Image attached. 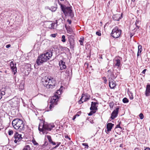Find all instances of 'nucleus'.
<instances>
[{
	"mask_svg": "<svg viewBox=\"0 0 150 150\" xmlns=\"http://www.w3.org/2000/svg\"><path fill=\"white\" fill-rule=\"evenodd\" d=\"M52 55V52L49 51L39 56L36 60V63L38 65L41 64L50 59Z\"/></svg>",
	"mask_w": 150,
	"mask_h": 150,
	"instance_id": "obj_1",
	"label": "nucleus"
},
{
	"mask_svg": "<svg viewBox=\"0 0 150 150\" xmlns=\"http://www.w3.org/2000/svg\"><path fill=\"white\" fill-rule=\"evenodd\" d=\"M12 124L13 127L16 130L22 132L24 130V125L23 121L18 118L13 120L12 122Z\"/></svg>",
	"mask_w": 150,
	"mask_h": 150,
	"instance_id": "obj_2",
	"label": "nucleus"
},
{
	"mask_svg": "<svg viewBox=\"0 0 150 150\" xmlns=\"http://www.w3.org/2000/svg\"><path fill=\"white\" fill-rule=\"evenodd\" d=\"M58 3L60 6L62 11L65 15L67 14L71 17H74V15L71 9V7H66L64 5L62 4L59 1Z\"/></svg>",
	"mask_w": 150,
	"mask_h": 150,
	"instance_id": "obj_3",
	"label": "nucleus"
},
{
	"mask_svg": "<svg viewBox=\"0 0 150 150\" xmlns=\"http://www.w3.org/2000/svg\"><path fill=\"white\" fill-rule=\"evenodd\" d=\"M54 127V125L53 124H44L42 126L39 125L38 129L40 131L42 132L43 134H45L47 133L45 132V130L50 131Z\"/></svg>",
	"mask_w": 150,
	"mask_h": 150,
	"instance_id": "obj_4",
	"label": "nucleus"
},
{
	"mask_svg": "<svg viewBox=\"0 0 150 150\" xmlns=\"http://www.w3.org/2000/svg\"><path fill=\"white\" fill-rule=\"evenodd\" d=\"M121 31V30L119 29L118 27L116 26L112 30L111 35L113 38H117L120 35Z\"/></svg>",
	"mask_w": 150,
	"mask_h": 150,
	"instance_id": "obj_5",
	"label": "nucleus"
},
{
	"mask_svg": "<svg viewBox=\"0 0 150 150\" xmlns=\"http://www.w3.org/2000/svg\"><path fill=\"white\" fill-rule=\"evenodd\" d=\"M59 97L57 95H55L52 97L50 101L51 104L50 106V110L53 108L54 105L57 104V102L58 100Z\"/></svg>",
	"mask_w": 150,
	"mask_h": 150,
	"instance_id": "obj_6",
	"label": "nucleus"
},
{
	"mask_svg": "<svg viewBox=\"0 0 150 150\" xmlns=\"http://www.w3.org/2000/svg\"><path fill=\"white\" fill-rule=\"evenodd\" d=\"M122 58L120 57H115L113 59V66L115 67L118 68L121 66V60Z\"/></svg>",
	"mask_w": 150,
	"mask_h": 150,
	"instance_id": "obj_7",
	"label": "nucleus"
},
{
	"mask_svg": "<svg viewBox=\"0 0 150 150\" xmlns=\"http://www.w3.org/2000/svg\"><path fill=\"white\" fill-rule=\"evenodd\" d=\"M44 26L47 28L53 29L55 25L54 23H52L50 21H46L44 23Z\"/></svg>",
	"mask_w": 150,
	"mask_h": 150,
	"instance_id": "obj_8",
	"label": "nucleus"
},
{
	"mask_svg": "<svg viewBox=\"0 0 150 150\" xmlns=\"http://www.w3.org/2000/svg\"><path fill=\"white\" fill-rule=\"evenodd\" d=\"M90 96L86 95L85 94H82L80 99L79 101V103L80 104L83 103L84 102H86L90 99Z\"/></svg>",
	"mask_w": 150,
	"mask_h": 150,
	"instance_id": "obj_9",
	"label": "nucleus"
},
{
	"mask_svg": "<svg viewBox=\"0 0 150 150\" xmlns=\"http://www.w3.org/2000/svg\"><path fill=\"white\" fill-rule=\"evenodd\" d=\"M15 140L14 142L15 143L19 144V143L21 140L22 138L21 135L19 134L18 133H16L14 135Z\"/></svg>",
	"mask_w": 150,
	"mask_h": 150,
	"instance_id": "obj_10",
	"label": "nucleus"
},
{
	"mask_svg": "<svg viewBox=\"0 0 150 150\" xmlns=\"http://www.w3.org/2000/svg\"><path fill=\"white\" fill-rule=\"evenodd\" d=\"M49 79H50V80L48 81V85L47 86V88H52L55 86L54 80L52 78L51 79V77H50Z\"/></svg>",
	"mask_w": 150,
	"mask_h": 150,
	"instance_id": "obj_11",
	"label": "nucleus"
},
{
	"mask_svg": "<svg viewBox=\"0 0 150 150\" xmlns=\"http://www.w3.org/2000/svg\"><path fill=\"white\" fill-rule=\"evenodd\" d=\"M10 66L11 69L12 71L13 72V74L15 75L17 72V68L16 67V64L14 63L13 61L11 62L10 63Z\"/></svg>",
	"mask_w": 150,
	"mask_h": 150,
	"instance_id": "obj_12",
	"label": "nucleus"
},
{
	"mask_svg": "<svg viewBox=\"0 0 150 150\" xmlns=\"http://www.w3.org/2000/svg\"><path fill=\"white\" fill-rule=\"evenodd\" d=\"M50 79L47 76H45L42 79V83L43 85L47 88L48 85V81H50Z\"/></svg>",
	"mask_w": 150,
	"mask_h": 150,
	"instance_id": "obj_13",
	"label": "nucleus"
},
{
	"mask_svg": "<svg viewBox=\"0 0 150 150\" xmlns=\"http://www.w3.org/2000/svg\"><path fill=\"white\" fill-rule=\"evenodd\" d=\"M119 108H117L115 110L112 112L111 115V118L112 119H114L116 117L118 113Z\"/></svg>",
	"mask_w": 150,
	"mask_h": 150,
	"instance_id": "obj_14",
	"label": "nucleus"
},
{
	"mask_svg": "<svg viewBox=\"0 0 150 150\" xmlns=\"http://www.w3.org/2000/svg\"><path fill=\"white\" fill-rule=\"evenodd\" d=\"M116 85L115 81L112 78L109 79V86L111 88H113Z\"/></svg>",
	"mask_w": 150,
	"mask_h": 150,
	"instance_id": "obj_15",
	"label": "nucleus"
},
{
	"mask_svg": "<svg viewBox=\"0 0 150 150\" xmlns=\"http://www.w3.org/2000/svg\"><path fill=\"white\" fill-rule=\"evenodd\" d=\"M98 104L97 103L93 102H91V106L90 107V109L91 110L96 111L97 110V107L96 106V105Z\"/></svg>",
	"mask_w": 150,
	"mask_h": 150,
	"instance_id": "obj_16",
	"label": "nucleus"
},
{
	"mask_svg": "<svg viewBox=\"0 0 150 150\" xmlns=\"http://www.w3.org/2000/svg\"><path fill=\"white\" fill-rule=\"evenodd\" d=\"M145 94L146 96H150V84L147 85Z\"/></svg>",
	"mask_w": 150,
	"mask_h": 150,
	"instance_id": "obj_17",
	"label": "nucleus"
},
{
	"mask_svg": "<svg viewBox=\"0 0 150 150\" xmlns=\"http://www.w3.org/2000/svg\"><path fill=\"white\" fill-rule=\"evenodd\" d=\"M121 15L120 14H116L113 16L112 18L115 21H119L121 18Z\"/></svg>",
	"mask_w": 150,
	"mask_h": 150,
	"instance_id": "obj_18",
	"label": "nucleus"
},
{
	"mask_svg": "<svg viewBox=\"0 0 150 150\" xmlns=\"http://www.w3.org/2000/svg\"><path fill=\"white\" fill-rule=\"evenodd\" d=\"M59 64L61 70L65 69L66 67V66L65 64V62H63V61L62 60L59 62Z\"/></svg>",
	"mask_w": 150,
	"mask_h": 150,
	"instance_id": "obj_19",
	"label": "nucleus"
},
{
	"mask_svg": "<svg viewBox=\"0 0 150 150\" xmlns=\"http://www.w3.org/2000/svg\"><path fill=\"white\" fill-rule=\"evenodd\" d=\"M114 125L112 124V123H108L106 126L107 128V131L108 132H109L110 131Z\"/></svg>",
	"mask_w": 150,
	"mask_h": 150,
	"instance_id": "obj_20",
	"label": "nucleus"
},
{
	"mask_svg": "<svg viewBox=\"0 0 150 150\" xmlns=\"http://www.w3.org/2000/svg\"><path fill=\"white\" fill-rule=\"evenodd\" d=\"M142 50V46L140 45H139L138 46V52L137 54V56H138L141 54Z\"/></svg>",
	"mask_w": 150,
	"mask_h": 150,
	"instance_id": "obj_21",
	"label": "nucleus"
},
{
	"mask_svg": "<svg viewBox=\"0 0 150 150\" xmlns=\"http://www.w3.org/2000/svg\"><path fill=\"white\" fill-rule=\"evenodd\" d=\"M69 43L70 45L71 46L73 47L74 45V40L73 39H72L69 40Z\"/></svg>",
	"mask_w": 150,
	"mask_h": 150,
	"instance_id": "obj_22",
	"label": "nucleus"
},
{
	"mask_svg": "<svg viewBox=\"0 0 150 150\" xmlns=\"http://www.w3.org/2000/svg\"><path fill=\"white\" fill-rule=\"evenodd\" d=\"M57 8V7L52 6L50 8V10L52 12H54L56 10Z\"/></svg>",
	"mask_w": 150,
	"mask_h": 150,
	"instance_id": "obj_23",
	"label": "nucleus"
},
{
	"mask_svg": "<svg viewBox=\"0 0 150 150\" xmlns=\"http://www.w3.org/2000/svg\"><path fill=\"white\" fill-rule=\"evenodd\" d=\"M23 150H30V147L29 145L25 146Z\"/></svg>",
	"mask_w": 150,
	"mask_h": 150,
	"instance_id": "obj_24",
	"label": "nucleus"
},
{
	"mask_svg": "<svg viewBox=\"0 0 150 150\" xmlns=\"http://www.w3.org/2000/svg\"><path fill=\"white\" fill-rule=\"evenodd\" d=\"M84 39L83 37L80 38V40H79V42H80V44L81 45H83V42Z\"/></svg>",
	"mask_w": 150,
	"mask_h": 150,
	"instance_id": "obj_25",
	"label": "nucleus"
},
{
	"mask_svg": "<svg viewBox=\"0 0 150 150\" xmlns=\"http://www.w3.org/2000/svg\"><path fill=\"white\" fill-rule=\"evenodd\" d=\"M62 92V90L59 89V90H58L57 92L56 93V94H55L57 95H60Z\"/></svg>",
	"mask_w": 150,
	"mask_h": 150,
	"instance_id": "obj_26",
	"label": "nucleus"
},
{
	"mask_svg": "<svg viewBox=\"0 0 150 150\" xmlns=\"http://www.w3.org/2000/svg\"><path fill=\"white\" fill-rule=\"evenodd\" d=\"M5 94V92L4 91V89H1L0 91V95H4Z\"/></svg>",
	"mask_w": 150,
	"mask_h": 150,
	"instance_id": "obj_27",
	"label": "nucleus"
},
{
	"mask_svg": "<svg viewBox=\"0 0 150 150\" xmlns=\"http://www.w3.org/2000/svg\"><path fill=\"white\" fill-rule=\"evenodd\" d=\"M46 136L47 138L48 139L49 142L50 143L52 141V139H51V136L49 135H47Z\"/></svg>",
	"mask_w": 150,
	"mask_h": 150,
	"instance_id": "obj_28",
	"label": "nucleus"
},
{
	"mask_svg": "<svg viewBox=\"0 0 150 150\" xmlns=\"http://www.w3.org/2000/svg\"><path fill=\"white\" fill-rule=\"evenodd\" d=\"M122 101L124 103H126L128 102L129 100L127 98H125L123 99Z\"/></svg>",
	"mask_w": 150,
	"mask_h": 150,
	"instance_id": "obj_29",
	"label": "nucleus"
},
{
	"mask_svg": "<svg viewBox=\"0 0 150 150\" xmlns=\"http://www.w3.org/2000/svg\"><path fill=\"white\" fill-rule=\"evenodd\" d=\"M61 41L62 42H66L65 36L64 35H63L62 36Z\"/></svg>",
	"mask_w": 150,
	"mask_h": 150,
	"instance_id": "obj_30",
	"label": "nucleus"
},
{
	"mask_svg": "<svg viewBox=\"0 0 150 150\" xmlns=\"http://www.w3.org/2000/svg\"><path fill=\"white\" fill-rule=\"evenodd\" d=\"M96 112V111L91 110V112L88 113V115L89 116L91 115L93 113H95Z\"/></svg>",
	"mask_w": 150,
	"mask_h": 150,
	"instance_id": "obj_31",
	"label": "nucleus"
},
{
	"mask_svg": "<svg viewBox=\"0 0 150 150\" xmlns=\"http://www.w3.org/2000/svg\"><path fill=\"white\" fill-rule=\"evenodd\" d=\"M8 133L9 135H11L13 134V131L12 130H9L8 131Z\"/></svg>",
	"mask_w": 150,
	"mask_h": 150,
	"instance_id": "obj_32",
	"label": "nucleus"
},
{
	"mask_svg": "<svg viewBox=\"0 0 150 150\" xmlns=\"http://www.w3.org/2000/svg\"><path fill=\"white\" fill-rule=\"evenodd\" d=\"M82 144L84 146H86V147H85L86 148V149L88 148L89 146H88V144L87 143H83Z\"/></svg>",
	"mask_w": 150,
	"mask_h": 150,
	"instance_id": "obj_33",
	"label": "nucleus"
},
{
	"mask_svg": "<svg viewBox=\"0 0 150 150\" xmlns=\"http://www.w3.org/2000/svg\"><path fill=\"white\" fill-rule=\"evenodd\" d=\"M139 117L141 119H142L144 118V115L142 113H141L139 115Z\"/></svg>",
	"mask_w": 150,
	"mask_h": 150,
	"instance_id": "obj_34",
	"label": "nucleus"
},
{
	"mask_svg": "<svg viewBox=\"0 0 150 150\" xmlns=\"http://www.w3.org/2000/svg\"><path fill=\"white\" fill-rule=\"evenodd\" d=\"M24 86H23V85L22 84H21L19 86V89H20L21 88V89L22 90H23V89H24Z\"/></svg>",
	"mask_w": 150,
	"mask_h": 150,
	"instance_id": "obj_35",
	"label": "nucleus"
},
{
	"mask_svg": "<svg viewBox=\"0 0 150 150\" xmlns=\"http://www.w3.org/2000/svg\"><path fill=\"white\" fill-rule=\"evenodd\" d=\"M96 34L98 36H100L101 35V33L100 31H98L96 32Z\"/></svg>",
	"mask_w": 150,
	"mask_h": 150,
	"instance_id": "obj_36",
	"label": "nucleus"
},
{
	"mask_svg": "<svg viewBox=\"0 0 150 150\" xmlns=\"http://www.w3.org/2000/svg\"><path fill=\"white\" fill-rule=\"evenodd\" d=\"M57 144L54 147V148H57L61 144V143L60 142H57Z\"/></svg>",
	"mask_w": 150,
	"mask_h": 150,
	"instance_id": "obj_37",
	"label": "nucleus"
},
{
	"mask_svg": "<svg viewBox=\"0 0 150 150\" xmlns=\"http://www.w3.org/2000/svg\"><path fill=\"white\" fill-rule=\"evenodd\" d=\"M32 142L34 145H38V143L35 140H33Z\"/></svg>",
	"mask_w": 150,
	"mask_h": 150,
	"instance_id": "obj_38",
	"label": "nucleus"
},
{
	"mask_svg": "<svg viewBox=\"0 0 150 150\" xmlns=\"http://www.w3.org/2000/svg\"><path fill=\"white\" fill-rule=\"evenodd\" d=\"M103 79L104 81V83H106L107 81V80L106 79V78L105 77H103Z\"/></svg>",
	"mask_w": 150,
	"mask_h": 150,
	"instance_id": "obj_39",
	"label": "nucleus"
},
{
	"mask_svg": "<svg viewBox=\"0 0 150 150\" xmlns=\"http://www.w3.org/2000/svg\"><path fill=\"white\" fill-rule=\"evenodd\" d=\"M109 105L110 108H112L113 106V104L112 103H109Z\"/></svg>",
	"mask_w": 150,
	"mask_h": 150,
	"instance_id": "obj_40",
	"label": "nucleus"
},
{
	"mask_svg": "<svg viewBox=\"0 0 150 150\" xmlns=\"http://www.w3.org/2000/svg\"><path fill=\"white\" fill-rule=\"evenodd\" d=\"M65 137L66 138H67L69 140H71V138L69 137V136L68 135H66L65 136Z\"/></svg>",
	"mask_w": 150,
	"mask_h": 150,
	"instance_id": "obj_41",
	"label": "nucleus"
},
{
	"mask_svg": "<svg viewBox=\"0 0 150 150\" xmlns=\"http://www.w3.org/2000/svg\"><path fill=\"white\" fill-rule=\"evenodd\" d=\"M51 36L53 38H55L56 36V35L55 34H52L51 35Z\"/></svg>",
	"mask_w": 150,
	"mask_h": 150,
	"instance_id": "obj_42",
	"label": "nucleus"
},
{
	"mask_svg": "<svg viewBox=\"0 0 150 150\" xmlns=\"http://www.w3.org/2000/svg\"><path fill=\"white\" fill-rule=\"evenodd\" d=\"M67 21L68 22L69 24H70L71 23V21L70 20H67Z\"/></svg>",
	"mask_w": 150,
	"mask_h": 150,
	"instance_id": "obj_43",
	"label": "nucleus"
},
{
	"mask_svg": "<svg viewBox=\"0 0 150 150\" xmlns=\"http://www.w3.org/2000/svg\"><path fill=\"white\" fill-rule=\"evenodd\" d=\"M80 113V112H78L76 114L75 116H76V117H78L79 115V114Z\"/></svg>",
	"mask_w": 150,
	"mask_h": 150,
	"instance_id": "obj_44",
	"label": "nucleus"
},
{
	"mask_svg": "<svg viewBox=\"0 0 150 150\" xmlns=\"http://www.w3.org/2000/svg\"><path fill=\"white\" fill-rule=\"evenodd\" d=\"M116 128H120L121 129H122V128L120 127V125H117L116 126Z\"/></svg>",
	"mask_w": 150,
	"mask_h": 150,
	"instance_id": "obj_45",
	"label": "nucleus"
},
{
	"mask_svg": "<svg viewBox=\"0 0 150 150\" xmlns=\"http://www.w3.org/2000/svg\"><path fill=\"white\" fill-rule=\"evenodd\" d=\"M50 143L52 144L53 145H55L56 144V143L55 142H53L52 141Z\"/></svg>",
	"mask_w": 150,
	"mask_h": 150,
	"instance_id": "obj_46",
	"label": "nucleus"
},
{
	"mask_svg": "<svg viewBox=\"0 0 150 150\" xmlns=\"http://www.w3.org/2000/svg\"><path fill=\"white\" fill-rule=\"evenodd\" d=\"M146 69H144L142 71V73L143 74H144L145 73V72L146 71Z\"/></svg>",
	"mask_w": 150,
	"mask_h": 150,
	"instance_id": "obj_47",
	"label": "nucleus"
},
{
	"mask_svg": "<svg viewBox=\"0 0 150 150\" xmlns=\"http://www.w3.org/2000/svg\"><path fill=\"white\" fill-rule=\"evenodd\" d=\"M91 124H93L94 123V122L92 120H91V119L89 120Z\"/></svg>",
	"mask_w": 150,
	"mask_h": 150,
	"instance_id": "obj_48",
	"label": "nucleus"
},
{
	"mask_svg": "<svg viewBox=\"0 0 150 150\" xmlns=\"http://www.w3.org/2000/svg\"><path fill=\"white\" fill-rule=\"evenodd\" d=\"M10 46H11L10 45L8 44V45H7L6 46V47L7 48H8Z\"/></svg>",
	"mask_w": 150,
	"mask_h": 150,
	"instance_id": "obj_49",
	"label": "nucleus"
},
{
	"mask_svg": "<svg viewBox=\"0 0 150 150\" xmlns=\"http://www.w3.org/2000/svg\"><path fill=\"white\" fill-rule=\"evenodd\" d=\"M45 8L46 9H49L50 10V8L49 6H46Z\"/></svg>",
	"mask_w": 150,
	"mask_h": 150,
	"instance_id": "obj_50",
	"label": "nucleus"
},
{
	"mask_svg": "<svg viewBox=\"0 0 150 150\" xmlns=\"http://www.w3.org/2000/svg\"><path fill=\"white\" fill-rule=\"evenodd\" d=\"M76 116H75V115H74L73 117V119H72V120H74L75 118H76Z\"/></svg>",
	"mask_w": 150,
	"mask_h": 150,
	"instance_id": "obj_51",
	"label": "nucleus"
},
{
	"mask_svg": "<svg viewBox=\"0 0 150 150\" xmlns=\"http://www.w3.org/2000/svg\"><path fill=\"white\" fill-rule=\"evenodd\" d=\"M144 150H150V148L149 147H147L145 148Z\"/></svg>",
	"mask_w": 150,
	"mask_h": 150,
	"instance_id": "obj_52",
	"label": "nucleus"
},
{
	"mask_svg": "<svg viewBox=\"0 0 150 150\" xmlns=\"http://www.w3.org/2000/svg\"><path fill=\"white\" fill-rule=\"evenodd\" d=\"M66 72H69V70L67 69L66 70Z\"/></svg>",
	"mask_w": 150,
	"mask_h": 150,
	"instance_id": "obj_53",
	"label": "nucleus"
},
{
	"mask_svg": "<svg viewBox=\"0 0 150 150\" xmlns=\"http://www.w3.org/2000/svg\"><path fill=\"white\" fill-rule=\"evenodd\" d=\"M135 0H132V1L133 2H134Z\"/></svg>",
	"mask_w": 150,
	"mask_h": 150,
	"instance_id": "obj_54",
	"label": "nucleus"
},
{
	"mask_svg": "<svg viewBox=\"0 0 150 150\" xmlns=\"http://www.w3.org/2000/svg\"><path fill=\"white\" fill-rule=\"evenodd\" d=\"M130 98L131 100L132 99H133V97H130Z\"/></svg>",
	"mask_w": 150,
	"mask_h": 150,
	"instance_id": "obj_55",
	"label": "nucleus"
},
{
	"mask_svg": "<svg viewBox=\"0 0 150 150\" xmlns=\"http://www.w3.org/2000/svg\"><path fill=\"white\" fill-rule=\"evenodd\" d=\"M122 145L121 144L120 145V147H122Z\"/></svg>",
	"mask_w": 150,
	"mask_h": 150,
	"instance_id": "obj_56",
	"label": "nucleus"
},
{
	"mask_svg": "<svg viewBox=\"0 0 150 150\" xmlns=\"http://www.w3.org/2000/svg\"><path fill=\"white\" fill-rule=\"evenodd\" d=\"M110 71H110V70H108V72H110Z\"/></svg>",
	"mask_w": 150,
	"mask_h": 150,
	"instance_id": "obj_57",
	"label": "nucleus"
},
{
	"mask_svg": "<svg viewBox=\"0 0 150 150\" xmlns=\"http://www.w3.org/2000/svg\"><path fill=\"white\" fill-rule=\"evenodd\" d=\"M3 129V128H0V130L1 129Z\"/></svg>",
	"mask_w": 150,
	"mask_h": 150,
	"instance_id": "obj_58",
	"label": "nucleus"
},
{
	"mask_svg": "<svg viewBox=\"0 0 150 150\" xmlns=\"http://www.w3.org/2000/svg\"><path fill=\"white\" fill-rule=\"evenodd\" d=\"M60 1H64V0H60Z\"/></svg>",
	"mask_w": 150,
	"mask_h": 150,
	"instance_id": "obj_59",
	"label": "nucleus"
},
{
	"mask_svg": "<svg viewBox=\"0 0 150 150\" xmlns=\"http://www.w3.org/2000/svg\"><path fill=\"white\" fill-rule=\"evenodd\" d=\"M1 98V97H0V99Z\"/></svg>",
	"mask_w": 150,
	"mask_h": 150,
	"instance_id": "obj_60",
	"label": "nucleus"
},
{
	"mask_svg": "<svg viewBox=\"0 0 150 150\" xmlns=\"http://www.w3.org/2000/svg\"><path fill=\"white\" fill-rule=\"evenodd\" d=\"M71 31H72V30H70V32H71Z\"/></svg>",
	"mask_w": 150,
	"mask_h": 150,
	"instance_id": "obj_61",
	"label": "nucleus"
},
{
	"mask_svg": "<svg viewBox=\"0 0 150 150\" xmlns=\"http://www.w3.org/2000/svg\"><path fill=\"white\" fill-rule=\"evenodd\" d=\"M136 23V24H137V22H136V23Z\"/></svg>",
	"mask_w": 150,
	"mask_h": 150,
	"instance_id": "obj_62",
	"label": "nucleus"
},
{
	"mask_svg": "<svg viewBox=\"0 0 150 150\" xmlns=\"http://www.w3.org/2000/svg\"><path fill=\"white\" fill-rule=\"evenodd\" d=\"M136 150V149H135L134 150Z\"/></svg>",
	"mask_w": 150,
	"mask_h": 150,
	"instance_id": "obj_63",
	"label": "nucleus"
}]
</instances>
